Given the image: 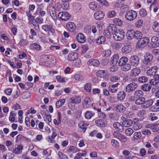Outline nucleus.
<instances>
[{"instance_id":"nucleus-1","label":"nucleus","mask_w":159,"mask_h":159,"mask_svg":"<svg viewBox=\"0 0 159 159\" xmlns=\"http://www.w3.org/2000/svg\"><path fill=\"white\" fill-rule=\"evenodd\" d=\"M137 13L134 10L128 11L125 14V17L128 21H132L135 20L137 17Z\"/></svg>"},{"instance_id":"nucleus-2","label":"nucleus","mask_w":159,"mask_h":159,"mask_svg":"<svg viewBox=\"0 0 159 159\" xmlns=\"http://www.w3.org/2000/svg\"><path fill=\"white\" fill-rule=\"evenodd\" d=\"M149 39L148 37H144L141 38L137 42L136 45L139 48H143L149 43Z\"/></svg>"},{"instance_id":"nucleus-3","label":"nucleus","mask_w":159,"mask_h":159,"mask_svg":"<svg viewBox=\"0 0 159 159\" xmlns=\"http://www.w3.org/2000/svg\"><path fill=\"white\" fill-rule=\"evenodd\" d=\"M153 55L150 53H147L144 56V59L143 63L144 65H150L152 63Z\"/></svg>"},{"instance_id":"nucleus-4","label":"nucleus","mask_w":159,"mask_h":159,"mask_svg":"<svg viewBox=\"0 0 159 159\" xmlns=\"http://www.w3.org/2000/svg\"><path fill=\"white\" fill-rule=\"evenodd\" d=\"M96 75L98 77L103 78L105 80L108 79L109 75L107 72L104 70H99L96 73Z\"/></svg>"},{"instance_id":"nucleus-5","label":"nucleus","mask_w":159,"mask_h":159,"mask_svg":"<svg viewBox=\"0 0 159 159\" xmlns=\"http://www.w3.org/2000/svg\"><path fill=\"white\" fill-rule=\"evenodd\" d=\"M129 61L132 66H136L139 64V59L137 56L133 55L130 57Z\"/></svg>"},{"instance_id":"nucleus-6","label":"nucleus","mask_w":159,"mask_h":159,"mask_svg":"<svg viewBox=\"0 0 159 159\" xmlns=\"http://www.w3.org/2000/svg\"><path fill=\"white\" fill-rule=\"evenodd\" d=\"M42 28L45 32L50 31L52 34V35H54L55 33V30L53 29V26L52 25H43L42 26Z\"/></svg>"},{"instance_id":"nucleus-7","label":"nucleus","mask_w":159,"mask_h":159,"mask_svg":"<svg viewBox=\"0 0 159 159\" xmlns=\"http://www.w3.org/2000/svg\"><path fill=\"white\" fill-rule=\"evenodd\" d=\"M138 87L137 84L133 82L128 84L126 87L125 90L128 93H130L135 90Z\"/></svg>"},{"instance_id":"nucleus-8","label":"nucleus","mask_w":159,"mask_h":159,"mask_svg":"<svg viewBox=\"0 0 159 159\" xmlns=\"http://www.w3.org/2000/svg\"><path fill=\"white\" fill-rule=\"evenodd\" d=\"M125 33L123 32H118L117 31L113 35V37L116 40H120L124 39Z\"/></svg>"},{"instance_id":"nucleus-9","label":"nucleus","mask_w":159,"mask_h":159,"mask_svg":"<svg viewBox=\"0 0 159 159\" xmlns=\"http://www.w3.org/2000/svg\"><path fill=\"white\" fill-rule=\"evenodd\" d=\"M92 101L89 97H86L84 100L83 105L84 108H88L91 107L92 105Z\"/></svg>"},{"instance_id":"nucleus-10","label":"nucleus","mask_w":159,"mask_h":159,"mask_svg":"<svg viewBox=\"0 0 159 159\" xmlns=\"http://www.w3.org/2000/svg\"><path fill=\"white\" fill-rule=\"evenodd\" d=\"M66 26L68 31L70 32H74L76 28L75 24L71 22H67L66 24Z\"/></svg>"},{"instance_id":"nucleus-11","label":"nucleus","mask_w":159,"mask_h":159,"mask_svg":"<svg viewBox=\"0 0 159 159\" xmlns=\"http://www.w3.org/2000/svg\"><path fill=\"white\" fill-rule=\"evenodd\" d=\"M49 13L53 20L54 21L56 20L57 19V14L56 9L54 6H51L50 7Z\"/></svg>"},{"instance_id":"nucleus-12","label":"nucleus","mask_w":159,"mask_h":159,"mask_svg":"<svg viewBox=\"0 0 159 159\" xmlns=\"http://www.w3.org/2000/svg\"><path fill=\"white\" fill-rule=\"evenodd\" d=\"M158 68L157 66H154L148 70L147 72V75L149 76H153L155 75V74L157 72Z\"/></svg>"},{"instance_id":"nucleus-13","label":"nucleus","mask_w":159,"mask_h":159,"mask_svg":"<svg viewBox=\"0 0 159 159\" xmlns=\"http://www.w3.org/2000/svg\"><path fill=\"white\" fill-rule=\"evenodd\" d=\"M104 13L102 11H96L94 14L95 18L97 20H100L103 19L104 16Z\"/></svg>"},{"instance_id":"nucleus-14","label":"nucleus","mask_w":159,"mask_h":159,"mask_svg":"<svg viewBox=\"0 0 159 159\" xmlns=\"http://www.w3.org/2000/svg\"><path fill=\"white\" fill-rule=\"evenodd\" d=\"M76 39L78 43H84L86 40L84 35L82 33H80L77 35Z\"/></svg>"},{"instance_id":"nucleus-15","label":"nucleus","mask_w":159,"mask_h":159,"mask_svg":"<svg viewBox=\"0 0 159 159\" xmlns=\"http://www.w3.org/2000/svg\"><path fill=\"white\" fill-rule=\"evenodd\" d=\"M95 124L98 127H104L107 125V122L102 119H98L95 121Z\"/></svg>"},{"instance_id":"nucleus-16","label":"nucleus","mask_w":159,"mask_h":159,"mask_svg":"<svg viewBox=\"0 0 159 159\" xmlns=\"http://www.w3.org/2000/svg\"><path fill=\"white\" fill-rule=\"evenodd\" d=\"M87 64L89 66H98L100 64V62L97 59H91L87 62Z\"/></svg>"},{"instance_id":"nucleus-17","label":"nucleus","mask_w":159,"mask_h":159,"mask_svg":"<svg viewBox=\"0 0 159 159\" xmlns=\"http://www.w3.org/2000/svg\"><path fill=\"white\" fill-rule=\"evenodd\" d=\"M126 93L124 91L119 92L117 94V99L120 101H123L126 97Z\"/></svg>"},{"instance_id":"nucleus-18","label":"nucleus","mask_w":159,"mask_h":159,"mask_svg":"<svg viewBox=\"0 0 159 159\" xmlns=\"http://www.w3.org/2000/svg\"><path fill=\"white\" fill-rule=\"evenodd\" d=\"M107 29L113 35L117 31L116 26L115 25L113 24H110L108 26Z\"/></svg>"},{"instance_id":"nucleus-19","label":"nucleus","mask_w":159,"mask_h":159,"mask_svg":"<svg viewBox=\"0 0 159 159\" xmlns=\"http://www.w3.org/2000/svg\"><path fill=\"white\" fill-rule=\"evenodd\" d=\"M113 126L117 131L120 132H122L124 130V128L122 125L119 122L114 123Z\"/></svg>"},{"instance_id":"nucleus-20","label":"nucleus","mask_w":159,"mask_h":159,"mask_svg":"<svg viewBox=\"0 0 159 159\" xmlns=\"http://www.w3.org/2000/svg\"><path fill=\"white\" fill-rule=\"evenodd\" d=\"M131 50L132 47L131 45L129 44L123 47L121 49V51L123 53L127 54L129 53Z\"/></svg>"},{"instance_id":"nucleus-21","label":"nucleus","mask_w":159,"mask_h":159,"mask_svg":"<svg viewBox=\"0 0 159 159\" xmlns=\"http://www.w3.org/2000/svg\"><path fill=\"white\" fill-rule=\"evenodd\" d=\"M119 84V83H117L114 84L110 85L108 87L109 91L112 93L115 92L117 91L118 89L117 87Z\"/></svg>"},{"instance_id":"nucleus-22","label":"nucleus","mask_w":159,"mask_h":159,"mask_svg":"<svg viewBox=\"0 0 159 159\" xmlns=\"http://www.w3.org/2000/svg\"><path fill=\"white\" fill-rule=\"evenodd\" d=\"M135 31L133 30H128L126 33V36L127 39L129 40H131L134 38Z\"/></svg>"},{"instance_id":"nucleus-23","label":"nucleus","mask_w":159,"mask_h":159,"mask_svg":"<svg viewBox=\"0 0 159 159\" xmlns=\"http://www.w3.org/2000/svg\"><path fill=\"white\" fill-rule=\"evenodd\" d=\"M70 100L71 102L75 104L80 103L81 102V98L78 96L72 97L70 98Z\"/></svg>"},{"instance_id":"nucleus-24","label":"nucleus","mask_w":159,"mask_h":159,"mask_svg":"<svg viewBox=\"0 0 159 159\" xmlns=\"http://www.w3.org/2000/svg\"><path fill=\"white\" fill-rule=\"evenodd\" d=\"M62 2L61 7L65 10L67 9L69 7V2L71 0H61Z\"/></svg>"},{"instance_id":"nucleus-25","label":"nucleus","mask_w":159,"mask_h":159,"mask_svg":"<svg viewBox=\"0 0 159 159\" xmlns=\"http://www.w3.org/2000/svg\"><path fill=\"white\" fill-rule=\"evenodd\" d=\"M153 103V101L152 99H148L145 100L144 104L143 106L144 108H147L151 106Z\"/></svg>"},{"instance_id":"nucleus-26","label":"nucleus","mask_w":159,"mask_h":159,"mask_svg":"<svg viewBox=\"0 0 159 159\" xmlns=\"http://www.w3.org/2000/svg\"><path fill=\"white\" fill-rule=\"evenodd\" d=\"M128 61V58L126 57H121L119 60L118 65L119 66H121L127 63Z\"/></svg>"},{"instance_id":"nucleus-27","label":"nucleus","mask_w":159,"mask_h":159,"mask_svg":"<svg viewBox=\"0 0 159 159\" xmlns=\"http://www.w3.org/2000/svg\"><path fill=\"white\" fill-rule=\"evenodd\" d=\"M23 147L22 145H18L17 148H16L13 149V152L15 154H20L22 153V150Z\"/></svg>"},{"instance_id":"nucleus-28","label":"nucleus","mask_w":159,"mask_h":159,"mask_svg":"<svg viewBox=\"0 0 159 159\" xmlns=\"http://www.w3.org/2000/svg\"><path fill=\"white\" fill-rule=\"evenodd\" d=\"M89 8L92 10L96 11L98 9L99 7L95 2H92L89 5Z\"/></svg>"},{"instance_id":"nucleus-29","label":"nucleus","mask_w":159,"mask_h":159,"mask_svg":"<svg viewBox=\"0 0 159 159\" xmlns=\"http://www.w3.org/2000/svg\"><path fill=\"white\" fill-rule=\"evenodd\" d=\"M78 54L76 52H73L69 55L68 60L70 61L75 60L78 58Z\"/></svg>"},{"instance_id":"nucleus-30","label":"nucleus","mask_w":159,"mask_h":159,"mask_svg":"<svg viewBox=\"0 0 159 159\" xmlns=\"http://www.w3.org/2000/svg\"><path fill=\"white\" fill-rule=\"evenodd\" d=\"M119 55L117 54H115L111 58L110 61L112 63L116 65L117 63Z\"/></svg>"},{"instance_id":"nucleus-31","label":"nucleus","mask_w":159,"mask_h":159,"mask_svg":"<svg viewBox=\"0 0 159 159\" xmlns=\"http://www.w3.org/2000/svg\"><path fill=\"white\" fill-rule=\"evenodd\" d=\"M134 95V98H141L143 96V92L141 90H138L135 92Z\"/></svg>"},{"instance_id":"nucleus-32","label":"nucleus","mask_w":159,"mask_h":159,"mask_svg":"<svg viewBox=\"0 0 159 159\" xmlns=\"http://www.w3.org/2000/svg\"><path fill=\"white\" fill-rule=\"evenodd\" d=\"M152 28L154 32L159 33V23L157 21L153 22Z\"/></svg>"},{"instance_id":"nucleus-33","label":"nucleus","mask_w":159,"mask_h":159,"mask_svg":"<svg viewBox=\"0 0 159 159\" xmlns=\"http://www.w3.org/2000/svg\"><path fill=\"white\" fill-rule=\"evenodd\" d=\"M131 65L130 64L126 63L121 66V69L124 71H129L131 68Z\"/></svg>"},{"instance_id":"nucleus-34","label":"nucleus","mask_w":159,"mask_h":159,"mask_svg":"<svg viewBox=\"0 0 159 159\" xmlns=\"http://www.w3.org/2000/svg\"><path fill=\"white\" fill-rule=\"evenodd\" d=\"M142 127V124L139 121L134 122L133 126V128L135 130H138L140 129Z\"/></svg>"},{"instance_id":"nucleus-35","label":"nucleus","mask_w":159,"mask_h":159,"mask_svg":"<svg viewBox=\"0 0 159 159\" xmlns=\"http://www.w3.org/2000/svg\"><path fill=\"white\" fill-rule=\"evenodd\" d=\"M131 76H136L140 73V70L138 68H135L131 70Z\"/></svg>"},{"instance_id":"nucleus-36","label":"nucleus","mask_w":159,"mask_h":159,"mask_svg":"<svg viewBox=\"0 0 159 159\" xmlns=\"http://www.w3.org/2000/svg\"><path fill=\"white\" fill-rule=\"evenodd\" d=\"M152 87L150 84H145L142 85L141 87V89L145 91H148L151 89Z\"/></svg>"},{"instance_id":"nucleus-37","label":"nucleus","mask_w":159,"mask_h":159,"mask_svg":"<svg viewBox=\"0 0 159 159\" xmlns=\"http://www.w3.org/2000/svg\"><path fill=\"white\" fill-rule=\"evenodd\" d=\"M73 9L75 12H79L81 11V6L78 3H75L73 6Z\"/></svg>"},{"instance_id":"nucleus-38","label":"nucleus","mask_w":159,"mask_h":159,"mask_svg":"<svg viewBox=\"0 0 159 159\" xmlns=\"http://www.w3.org/2000/svg\"><path fill=\"white\" fill-rule=\"evenodd\" d=\"M106 40V39L103 36H100L96 39V43L99 44L104 43Z\"/></svg>"},{"instance_id":"nucleus-39","label":"nucleus","mask_w":159,"mask_h":159,"mask_svg":"<svg viewBox=\"0 0 159 159\" xmlns=\"http://www.w3.org/2000/svg\"><path fill=\"white\" fill-rule=\"evenodd\" d=\"M145 98L143 97H141L139 98H136V99L135 101V103L137 105H141L144 104V102L145 100Z\"/></svg>"},{"instance_id":"nucleus-40","label":"nucleus","mask_w":159,"mask_h":159,"mask_svg":"<svg viewBox=\"0 0 159 159\" xmlns=\"http://www.w3.org/2000/svg\"><path fill=\"white\" fill-rule=\"evenodd\" d=\"M132 124L133 121L131 120H127L122 122V125L126 127H130L132 125Z\"/></svg>"},{"instance_id":"nucleus-41","label":"nucleus","mask_w":159,"mask_h":159,"mask_svg":"<svg viewBox=\"0 0 159 159\" xmlns=\"http://www.w3.org/2000/svg\"><path fill=\"white\" fill-rule=\"evenodd\" d=\"M95 114L94 113L91 111H87L85 113V118L87 119H90Z\"/></svg>"},{"instance_id":"nucleus-42","label":"nucleus","mask_w":159,"mask_h":159,"mask_svg":"<svg viewBox=\"0 0 159 159\" xmlns=\"http://www.w3.org/2000/svg\"><path fill=\"white\" fill-rule=\"evenodd\" d=\"M63 18H62V20L63 21H66L70 18L71 16L70 14L66 11L63 12V14H62Z\"/></svg>"},{"instance_id":"nucleus-43","label":"nucleus","mask_w":159,"mask_h":159,"mask_svg":"<svg viewBox=\"0 0 159 159\" xmlns=\"http://www.w3.org/2000/svg\"><path fill=\"white\" fill-rule=\"evenodd\" d=\"M158 125V124H150L148 125V128H151L152 131L154 132L157 131V127Z\"/></svg>"},{"instance_id":"nucleus-44","label":"nucleus","mask_w":159,"mask_h":159,"mask_svg":"<svg viewBox=\"0 0 159 159\" xmlns=\"http://www.w3.org/2000/svg\"><path fill=\"white\" fill-rule=\"evenodd\" d=\"M143 21L142 19H139L135 23V26L138 28H141L143 25Z\"/></svg>"},{"instance_id":"nucleus-45","label":"nucleus","mask_w":159,"mask_h":159,"mask_svg":"<svg viewBox=\"0 0 159 159\" xmlns=\"http://www.w3.org/2000/svg\"><path fill=\"white\" fill-rule=\"evenodd\" d=\"M116 110H118L121 112H122L125 110V107L121 104L118 105L116 106Z\"/></svg>"},{"instance_id":"nucleus-46","label":"nucleus","mask_w":159,"mask_h":159,"mask_svg":"<svg viewBox=\"0 0 159 159\" xmlns=\"http://www.w3.org/2000/svg\"><path fill=\"white\" fill-rule=\"evenodd\" d=\"M113 22L114 24L118 26H120L122 24V21L119 18H116L114 19Z\"/></svg>"},{"instance_id":"nucleus-47","label":"nucleus","mask_w":159,"mask_h":159,"mask_svg":"<svg viewBox=\"0 0 159 159\" xmlns=\"http://www.w3.org/2000/svg\"><path fill=\"white\" fill-rule=\"evenodd\" d=\"M29 44L28 41L26 39H22L20 40L19 43V45L20 46H24L27 45Z\"/></svg>"},{"instance_id":"nucleus-48","label":"nucleus","mask_w":159,"mask_h":159,"mask_svg":"<svg viewBox=\"0 0 159 159\" xmlns=\"http://www.w3.org/2000/svg\"><path fill=\"white\" fill-rule=\"evenodd\" d=\"M33 50H40L41 49V47L39 44L34 43L32 44L30 47Z\"/></svg>"},{"instance_id":"nucleus-49","label":"nucleus","mask_w":159,"mask_h":159,"mask_svg":"<svg viewBox=\"0 0 159 159\" xmlns=\"http://www.w3.org/2000/svg\"><path fill=\"white\" fill-rule=\"evenodd\" d=\"M84 89L87 92L89 93L91 91V84L90 83H87L84 86Z\"/></svg>"},{"instance_id":"nucleus-50","label":"nucleus","mask_w":159,"mask_h":159,"mask_svg":"<svg viewBox=\"0 0 159 159\" xmlns=\"http://www.w3.org/2000/svg\"><path fill=\"white\" fill-rule=\"evenodd\" d=\"M143 34L142 33L139 31H135L134 37H135L137 39H139L142 37Z\"/></svg>"},{"instance_id":"nucleus-51","label":"nucleus","mask_w":159,"mask_h":159,"mask_svg":"<svg viewBox=\"0 0 159 159\" xmlns=\"http://www.w3.org/2000/svg\"><path fill=\"white\" fill-rule=\"evenodd\" d=\"M134 132L133 130L131 128H128L126 129L125 131V134L128 136L131 135Z\"/></svg>"},{"instance_id":"nucleus-52","label":"nucleus","mask_w":159,"mask_h":159,"mask_svg":"<svg viewBox=\"0 0 159 159\" xmlns=\"http://www.w3.org/2000/svg\"><path fill=\"white\" fill-rule=\"evenodd\" d=\"M148 79L147 77L145 76L140 77L138 78V81L140 83H145L147 81Z\"/></svg>"},{"instance_id":"nucleus-53","label":"nucleus","mask_w":159,"mask_h":159,"mask_svg":"<svg viewBox=\"0 0 159 159\" xmlns=\"http://www.w3.org/2000/svg\"><path fill=\"white\" fill-rule=\"evenodd\" d=\"M74 104L75 103L71 102H69L68 105V108L72 110H75L76 109L77 107Z\"/></svg>"},{"instance_id":"nucleus-54","label":"nucleus","mask_w":159,"mask_h":159,"mask_svg":"<svg viewBox=\"0 0 159 159\" xmlns=\"http://www.w3.org/2000/svg\"><path fill=\"white\" fill-rule=\"evenodd\" d=\"M74 78L76 80L81 81L84 80V78L83 76L79 74H76L74 75Z\"/></svg>"},{"instance_id":"nucleus-55","label":"nucleus","mask_w":159,"mask_h":159,"mask_svg":"<svg viewBox=\"0 0 159 159\" xmlns=\"http://www.w3.org/2000/svg\"><path fill=\"white\" fill-rule=\"evenodd\" d=\"M103 33L106 38L108 39H110L111 38V35L112 34H111L110 32L107 29L104 30Z\"/></svg>"},{"instance_id":"nucleus-56","label":"nucleus","mask_w":159,"mask_h":159,"mask_svg":"<svg viewBox=\"0 0 159 159\" xmlns=\"http://www.w3.org/2000/svg\"><path fill=\"white\" fill-rule=\"evenodd\" d=\"M141 136L142 134L140 132H136L134 134L133 138L134 140H137L140 139Z\"/></svg>"},{"instance_id":"nucleus-57","label":"nucleus","mask_w":159,"mask_h":159,"mask_svg":"<svg viewBox=\"0 0 159 159\" xmlns=\"http://www.w3.org/2000/svg\"><path fill=\"white\" fill-rule=\"evenodd\" d=\"M111 144L113 147L116 148H118L119 146L118 142L116 140L114 139L111 140Z\"/></svg>"},{"instance_id":"nucleus-58","label":"nucleus","mask_w":159,"mask_h":159,"mask_svg":"<svg viewBox=\"0 0 159 159\" xmlns=\"http://www.w3.org/2000/svg\"><path fill=\"white\" fill-rule=\"evenodd\" d=\"M118 139L121 142L123 143L126 142L127 140V138L126 136L121 134H120L118 137Z\"/></svg>"},{"instance_id":"nucleus-59","label":"nucleus","mask_w":159,"mask_h":159,"mask_svg":"<svg viewBox=\"0 0 159 159\" xmlns=\"http://www.w3.org/2000/svg\"><path fill=\"white\" fill-rule=\"evenodd\" d=\"M86 155V153L85 152V153H82L80 152L78 153L75 156L74 159H82L81 157L82 156H85Z\"/></svg>"},{"instance_id":"nucleus-60","label":"nucleus","mask_w":159,"mask_h":159,"mask_svg":"<svg viewBox=\"0 0 159 159\" xmlns=\"http://www.w3.org/2000/svg\"><path fill=\"white\" fill-rule=\"evenodd\" d=\"M45 116H46L47 119L49 122L51 121V115L49 114V111L48 110H46L45 112Z\"/></svg>"},{"instance_id":"nucleus-61","label":"nucleus","mask_w":159,"mask_h":159,"mask_svg":"<svg viewBox=\"0 0 159 159\" xmlns=\"http://www.w3.org/2000/svg\"><path fill=\"white\" fill-rule=\"evenodd\" d=\"M150 110L152 111H159V107L156 105L151 106L149 108Z\"/></svg>"},{"instance_id":"nucleus-62","label":"nucleus","mask_w":159,"mask_h":159,"mask_svg":"<svg viewBox=\"0 0 159 159\" xmlns=\"http://www.w3.org/2000/svg\"><path fill=\"white\" fill-rule=\"evenodd\" d=\"M25 138V137L21 134H19L17 135L16 138V142L17 143L19 141L21 140H24Z\"/></svg>"},{"instance_id":"nucleus-63","label":"nucleus","mask_w":159,"mask_h":159,"mask_svg":"<svg viewBox=\"0 0 159 159\" xmlns=\"http://www.w3.org/2000/svg\"><path fill=\"white\" fill-rule=\"evenodd\" d=\"M58 155L60 159H68L66 156L61 152H58Z\"/></svg>"},{"instance_id":"nucleus-64","label":"nucleus","mask_w":159,"mask_h":159,"mask_svg":"<svg viewBox=\"0 0 159 159\" xmlns=\"http://www.w3.org/2000/svg\"><path fill=\"white\" fill-rule=\"evenodd\" d=\"M104 56L106 57H109L111 54V51L110 50H105L103 52Z\"/></svg>"}]
</instances>
